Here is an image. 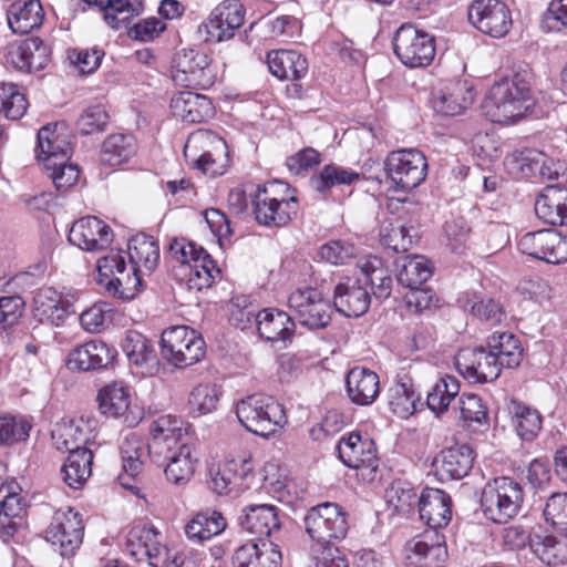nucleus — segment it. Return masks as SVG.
I'll return each instance as SVG.
<instances>
[{"label": "nucleus", "mask_w": 567, "mask_h": 567, "mask_svg": "<svg viewBox=\"0 0 567 567\" xmlns=\"http://www.w3.org/2000/svg\"><path fill=\"white\" fill-rule=\"evenodd\" d=\"M123 250H111L97 260L100 284L121 299H132L142 286V274L152 272L159 260V247L152 236L138 234L127 244L131 270H126Z\"/></svg>", "instance_id": "1"}, {"label": "nucleus", "mask_w": 567, "mask_h": 567, "mask_svg": "<svg viewBox=\"0 0 567 567\" xmlns=\"http://www.w3.org/2000/svg\"><path fill=\"white\" fill-rule=\"evenodd\" d=\"M148 456L164 467L168 482L187 483L195 472L196 457L193 445L186 442L187 433L183 421L176 416L161 415L150 426Z\"/></svg>", "instance_id": "2"}, {"label": "nucleus", "mask_w": 567, "mask_h": 567, "mask_svg": "<svg viewBox=\"0 0 567 567\" xmlns=\"http://www.w3.org/2000/svg\"><path fill=\"white\" fill-rule=\"evenodd\" d=\"M529 70L514 73L495 82L486 95L482 109L494 123L507 124L522 118L534 105Z\"/></svg>", "instance_id": "3"}, {"label": "nucleus", "mask_w": 567, "mask_h": 567, "mask_svg": "<svg viewBox=\"0 0 567 567\" xmlns=\"http://www.w3.org/2000/svg\"><path fill=\"white\" fill-rule=\"evenodd\" d=\"M240 424L255 435L268 437L287 424L282 405L272 396L251 394L236 404Z\"/></svg>", "instance_id": "4"}, {"label": "nucleus", "mask_w": 567, "mask_h": 567, "mask_svg": "<svg viewBox=\"0 0 567 567\" xmlns=\"http://www.w3.org/2000/svg\"><path fill=\"white\" fill-rule=\"evenodd\" d=\"M523 501L524 492L520 484L503 476L485 485L481 496V508L487 519L505 524L518 514Z\"/></svg>", "instance_id": "5"}, {"label": "nucleus", "mask_w": 567, "mask_h": 567, "mask_svg": "<svg viewBox=\"0 0 567 567\" xmlns=\"http://www.w3.org/2000/svg\"><path fill=\"white\" fill-rule=\"evenodd\" d=\"M161 353L175 368H187L199 362L206 353L200 334L186 326H174L163 331Z\"/></svg>", "instance_id": "6"}, {"label": "nucleus", "mask_w": 567, "mask_h": 567, "mask_svg": "<svg viewBox=\"0 0 567 567\" xmlns=\"http://www.w3.org/2000/svg\"><path fill=\"white\" fill-rule=\"evenodd\" d=\"M184 155L205 175H223L227 157L226 142L212 131L192 133L184 146Z\"/></svg>", "instance_id": "7"}, {"label": "nucleus", "mask_w": 567, "mask_h": 567, "mask_svg": "<svg viewBox=\"0 0 567 567\" xmlns=\"http://www.w3.org/2000/svg\"><path fill=\"white\" fill-rule=\"evenodd\" d=\"M303 524L308 536L320 547L343 539L349 528L346 512L337 503L330 502L311 507Z\"/></svg>", "instance_id": "8"}, {"label": "nucleus", "mask_w": 567, "mask_h": 567, "mask_svg": "<svg viewBox=\"0 0 567 567\" xmlns=\"http://www.w3.org/2000/svg\"><path fill=\"white\" fill-rule=\"evenodd\" d=\"M383 169L396 190L410 192L425 179L427 163L422 152L404 148L391 152Z\"/></svg>", "instance_id": "9"}, {"label": "nucleus", "mask_w": 567, "mask_h": 567, "mask_svg": "<svg viewBox=\"0 0 567 567\" xmlns=\"http://www.w3.org/2000/svg\"><path fill=\"white\" fill-rule=\"evenodd\" d=\"M394 53L409 68H425L434 60L435 39L411 24H403L394 35Z\"/></svg>", "instance_id": "10"}, {"label": "nucleus", "mask_w": 567, "mask_h": 567, "mask_svg": "<svg viewBox=\"0 0 567 567\" xmlns=\"http://www.w3.org/2000/svg\"><path fill=\"white\" fill-rule=\"evenodd\" d=\"M174 82L186 87L208 89L216 81V71L212 60L203 51L182 49L174 58Z\"/></svg>", "instance_id": "11"}, {"label": "nucleus", "mask_w": 567, "mask_h": 567, "mask_svg": "<svg viewBox=\"0 0 567 567\" xmlns=\"http://www.w3.org/2000/svg\"><path fill=\"white\" fill-rule=\"evenodd\" d=\"M288 307L292 319L309 329L326 328L331 321V305L317 288H297L288 297Z\"/></svg>", "instance_id": "12"}, {"label": "nucleus", "mask_w": 567, "mask_h": 567, "mask_svg": "<svg viewBox=\"0 0 567 567\" xmlns=\"http://www.w3.org/2000/svg\"><path fill=\"white\" fill-rule=\"evenodd\" d=\"M84 535V524L79 512L73 508L59 509L54 513L45 538L61 556L69 557L80 548Z\"/></svg>", "instance_id": "13"}, {"label": "nucleus", "mask_w": 567, "mask_h": 567, "mask_svg": "<svg viewBox=\"0 0 567 567\" xmlns=\"http://www.w3.org/2000/svg\"><path fill=\"white\" fill-rule=\"evenodd\" d=\"M277 186H280V184H270L264 188L258 187L252 197L254 214L260 225L281 227L297 214V198L295 196L276 197L275 188Z\"/></svg>", "instance_id": "14"}, {"label": "nucleus", "mask_w": 567, "mask_h": 567, "mask_svg": "<svg viewBox=\"0 0 567 567\" xmlns=\"http://www.w3.org/2000/svg\"><path fill=\"white\" fill-rule=\"evenodd\" d=\"M339 458L351 468L367 471L362 473L364 478L373 481L379 467L377 446L368 435L352 432L342 436L337 445Z\"/></svg>", "instance_id": "15"}, {"label": "nucleus", "mask_w": 567, "mask_h": 567, "mask_svg": "<svg viewBox=\"0 0 567 567\" xmlns=\"http://www.w3.org/2000/svg\"><path fill=\"white\" fill-rule=\"evenodd\" d=\"M468 20L481 32L492 38H503L512 28V14L502 0H473Z\"/></svg>", "instance_id": "16"}, {"label": "nucleus", "mask_w": 567, "mask_h": 567, "mask_svg": "<svg viewBox=\"0 0 567 567\" xmlns=\"http://www.w3.org/2000/svg\"><path fill=\"white\" fill-rule=\"evenodd\" d=\"M210 487L218 495L240 494L249 488L254 477L251 460L239 457L227 460L209 470Z\"/></svg>", "instance_id": "17"}, {"label": "nucleus", "mask_w": 567, "mask_h": 567, "mask_svg": "<svg viewBox=\"0 0 567 567\" xmlns=\"http://www.w3.org/2000/svg\"><path fill=\"white\" fill-rule=\"evenodd\" d=\"M518 249L548 264L567 261V239L554 229H542L523 235Z\"/></svg>", "instance_id": "18"}, {"label": "nucleus", "mask_w": 567, "mask_h": 567, "mask_svg": "<svg viewBox=\"0 0 567 567\" xmlns=\"http://www.w3.org/2000/svg\"><path fill=\"white\" fill-rule=\"evenodd\" d=\"M245 21V9L238 0H225L210 12L207 20L199 27L205 31V41L221 42L234 37Z\"/></svg>", "instance_id": "19"}, {"label": "nucleus", "mask_w": 567, "mask_h": 567, "mask_svg": "<svg viewBox=\"0 0 567 567\" xmlns=\"http://www.w3.org/2000/svg\"><path fill=\"white\" fill-rule=\"evenodd\" d=\"M458 372L474 383H486L496 380L502 371L497 358L489 349H461L455 357Z\"/></svg>", "instance_id": "20"}, {"label": "nucleus", "mask_w": 567, "mask_h": 567, "mask_svg": "<svg viewBox=\"0 0 567 567\" xmlns=\"http://www.w3.org/2000/svg\"><path fill=\"white\" fill-rule=\"evenodd\" d=\"M239 524L254 537L252 540L259 544L272 542L269 538L279 533L281 527L278 508L268 504L248 505L243 508Z\"/></svg>", "instance_id": "21"}, {"label": "nucleus", "mask_w": 567, "mask_h": 567, "mask_svg": "<svg viewBox=\"0 0 567 567\" xmlns=\"http://www.w3.org/2000/svg\"><path fill=\"white\" fill-rule=\"evenodd\" d=\"M113 239V231L103 220L86 216L76 220L70 229L69 240L86 251L107 248Z\"/></svg>", "instance_id": "22"}, {"label": "nucleus", "mask_w": 567, "mask_h": 567, "mask_svg": "<svg viewBox=\"0 0 567 567\" xmlns=\"http://www.w3.org/2000/svg\"><path fill=\"white\" fill-rule=\"evenodd\" d=\"M240 320L246 316L250 321L254 317L259 336L270 342L289 340L293 333L295 322L292 317L276 309H264L256 316L244 310H238Z\"/></svg>", "instance_id": "23"}, {"label": "nucleus", "mask_w": 567, "mask_h": 567, "mask_svg": "<svg viewBox=\"0 0 567 567\" xmlns=\"http://www.w3.org/2000/svg\"><path fill=\"white\" fill-rule=\"evenodd\" d=\"M371 298L361 279L347 278L334 288L333 303L346 317H360L370 307Z\"/></svg>", "instance_id": "24"}, {"label": "nucleus", "mask_w": 567, "mask_h": 567, "mask_svg": "<svg viewBox=\"0 0 567 567\" xmlns=\"http://www.w3.org/2000/svg\"><path fill=\"white\" fill-rule=\"evenodd\" d=\"M281 551L275 542L249 540L233 555V567H280Z\"/></svg>", "instance_id": "25"}, {"label": "nucleus", "mask_w": 567, "mask_h": 567, "mask_svg": "<svg viewBox=\"0 0 567 567\" xmlns=\"http://www.w3.org/2000/svg\"><path fill=\"white\" fill-rule=\"evenodd\" d=\"M362 177L378 181L379 183L381 182L378 174H371L368 169L363 173H358L343 166L328 164L324 165L318 174L311 176L310 186L316 192L326 195L336 187L351 186Z\"/></svg>", "instance_id": "26"}, {"label": "nucleus", "mask_w": 567, "mask_h": 567, "mask_svg": "<svg viewBox=\"0 0 567 567\" xmlns=\"http://www.w3.org/2000/svg\"><path fill=\"white\" fill-rule=\"evenodd\" d=\"M474 452L466 444H457L443 450L434 458L433 465L441 480H460L473 466Z\"/></svg>", "instance_id": "27"}, {"label": "nucleus", "mask_w": 567, "mask_h": 567, "mask_svg": "<svg viewBox=\"0 0 567 567\" xmlns=\"http://www.w3.org/2000/svg\"><path fill=\"white\" fill-rule=\"evenodd\" d=\"M346 389L353 404L371 405L380 393L379 375L367 368L355 367L347 374Z\"/></svg>", "instance_id": "28"}, {"label": "nucleus", "mask_w": 567, "mask_h": 567, "mask_svg": "<svg viewBox=\"0 0 567 567\" xmlns=\"http://www.w3.org/2000/svg\"><path fill=\"white\" fill-rule=\"evenodd\" d=\"M171 110L175 117L187 123H200L214 115L210 100L192 91L176 93L171 100Z\"/></svg>", "instance_id": "29"}, {"label": "nucleus", "mask_w": 567, "mask_h": 567, "mask_svg": "<svg viewBox=\"0 0 567 567\" xmlns=\"http://www.w3.org/2000/svg\"><path fill=\"white\" fill-rule=\"evenodd\" d=\"M34 316L41 322L61 326L72 312L71 305L54 288L44 287L33 298Z\"/></svg>", "instance_id": "30"}, {"label": "nucleus", "mask_w": 567, "mask_h": 567, "mask_svg": "<svg viewBox=\"0 0 567 567\" xmlns=\"http://www.w3.org/2000/svg\"><path fill=\"white\" fill-rule=\"evenodd\" d=\"M420 518L432 528L446 526L451 520V497L439 488H426L420 495Z\"/></svg>", "instance_id": "31"}, {"label": "nucleus", "mask_w": 567, "mask_h": 567, "mask_svg": "<svg viewBox=\"0 0 567 567\" xmlns=\"http://www.w3.org/2000/svg\"><path fill=\"white\" fill-rule=\"evenodd\" d=\"M535 213L549 225L567 224V187L547 186L535 202Z\"/></svg>", "instance_id": "32"}, {"label": "nucleus", "mask_w": 567, "mask_h": 567, "mask_svg": "<svg viewBox=\"0 0 567 567\" xmlns=\"http://www.w3.org/2000/svg\"><path fill=\"white\" fill-rule=\"evenodd\" d=\"M474 101L473 89L463 81L449 82L433 99V107L446 116H455Z\"/></svg>", "instance_id": "33"}, {"label": "nucleus", "mask_w": 567, "mask_h": 567, "mask_svg": "<svg viewBox=\"0 0 567 567\" xmlns=\"http://www.w3.org/2000/svg\"><path fill=\"white\" fill-rule=\"evenodd\" d=\"M227 527L224 515L212 508H206L193 515L185 525V535L195 544H203L220 535Z\"/></svg>", "instance_id": "34"}, {"label": "nucleus", "mask_w": 567, "mask_h": 567, "mask_svg": "<svg viewBox=\"0 0 567 567\" xmlns=\"http://www.w3.org/2000/svg\"><path fill=\"white\" fill-rule=\"evenodd\" d=\"M117 352L102 340H92L78 347L71 353V362L82 371L101 370L114 361Z\"/></svg>", "instance_id": "35"}, {"label": "nucleus", "mask_w": 567, "mask_h": 567, "mask_svg": "<svg viewBox=\"0 0 567 567\" xmlns=\"http://www.w3.org/2000/svg\"><path fill=\"white\" fill-rule=\"evenodd\" d=\"M20 486L16 482H6L0 477V528L3 536H12L23 509V498L20 496Z\"/></svg>", "instance_id": "36"}, {"label": "nucleus", "mask_w": 567, "mask_h": 567, "mask_svg": "<svg viewBox=\"0 0 567 567\" xmlns=\"http://www.w3.org/2000/svg\"><path fill=\"white\" fill-rule=\"evenodd\" d=\"M104 12L106 23L115 29L128 28L132 19L144 11V0H85Z\"/></svg>", "instance_id": "37"}, {"label": "nucleus", "mask_w": 567, "mask_h": 567, "mask_svg": "<svg viewBox=\"0 0 567 567\" xmlns=\"http://www.w3.org/2000/svg\"><path fill=\"white\" fill-rule=\"evenodd\" d=\"M403 551L409 567H443L447 559V548L440 542L413 539L406 543Z\"/></svg>", "instance_id": "38"}, {"label": "nucleus", "mask_w": 567, "mask_h": 567, "mask_svg": "<svg viewBox=\"0 0 567 567\" xmlns=\"http://www.w3.org/2000/svg\"><path fill=\"white\" fill-rule=\"evenodd\" d=\"M16 69L27 72L40 71L50 61V50L40 38H30L10 51Z\"/></svg>", "instance_id": "39"}, {"label": "nucleus", "mask_w": 567, "mask_h": 567, "mask_svg": "<svg viewBox=\"0 0 567 567\" xmlns=\"http://www.w3.org/2000/svg\"><path fill=\"white\" fill-rule=\"evenodd\" d=\"M269 71L280 80H299L308 71L307 59L293 50H275L267 54Z\"/></svg>", "instance_id": "40"}, {"label": "nucleus", "mask_w": 567, "mask_h": 567, "mask_svg": "<svg viewBox=\"0 0 567 567\" xmlns=\"http://www.w3.org/2000/svg\"><path fill=\"white\" fill-rule=\"evenodd\" d=\"M120 453L124 473L118 478L123 486L131 487L125 478H134L142 471L144 458L148 456V443L145 444L142 437L134 433L130 434L123 440Z\"/></svg>", "instance_id": "41"}, {"label": "nucleus", "mask_w": 567, "mask_h": 567, "mask_svg": "<svg viewBox=\"0 0 567 567\" xmlns=\"http://www.w3.org/2000/svg\"><path fill=\"white\" fill-rule=\"evenodd\" d=\"M8 24L17 34H27L39 28L44 12L40 0H28L23 3H12L8 10Z\"/></svg>", "instance_id": "42"}, {"label": "nucleus", "mask_w": 567, "mask_h": 567, "mask_svg": "<svg viewBox=\"0 0 567 567\" xmlns=\"http://www.w3.org/2000/svg\"><path fill=\"white\" fill-rule=\"evenodd\" d=\"M431 276L432 267L424 256H404L396 260V279L409 289L422 287Z\"/></svg>", "instance_id": "43"}, {"label": "nucleus", "mask_w": 567, "mask_h": 567, "mask_svg": "<svg viewBox=\"0 0 567 567\" xmlns=\"http://www.w3.org/2000/svg\"><path fill=\"white\" fill-rule=\"evenodd\" d=\"M93 453L89 449L69 453L61 467L64 483L71 488H81L92 474Z\"/></svg>", "instance_id": "44"}, {"label": "nucleus", "mask_w": 567, "mask_h": 567, "mask_svg": "<svg viewBox=\"0 0 567 567\" xmlns=\"http://www.w3.org/2000/svg\"><path fill=\"white\" fill-rule=\"evenodd\" d=\"M99 409L107 417L123 416L131 405V393L127 385L114 381L103 386L97 394Z\"/></svg>", "instance_id": "45"}, {"label": "nucleus", "mask_w": 567, "mask_h": 567, "mask_svg": "<svg viewBox=\"0 0 567 567\" xmlns=\"http://www.w3.org/2000/svg\"><path fill=\"white\" fill-rule=\"evenodd\" d=\"M137 153V141L132 134H111L102 144L101 161L111 166L127 163Z\"/></svg>", "instance_id": "46"}, {"label": "nucleus", "mask_w": 567, "mask_h": 567, "mask_svg": "<svg viewBox=\"0 0 567 567\" xmlns=\"http://www.w3.org/2000/svg\"><path fill=\"white\" fill-rule=\"evenodd\" d=\"M123 351L130 362L136 367L145 368V372L152 373L157 365V358L150 340L137 331H127Z\"/></svg>", "instance_id": "47"}, {"label": "nucleus", "mask_w": 567, "mask_h": 567, "mask_svg": "<svg viewBox=\"0 0 567 567\" xmlns=\"http://www.w3.org/2000/svg\"><path fill=\"white\" fill-rule=\"evenodd\" d=\"M487 344L502 368L512 369L520 363L523 349L513 333L495 332L488 338Z\"/></svg>", "instance_id": "48"}, {"label": "nucleus", "mask_w": 567, "mask_h": 567, "mask_svg": "<svg viewBox=\"0 0 567 567\" xmlns=\"http://www.w3.org/2000/svg\"><path fill=\"white\" fill-rule=\"evenodd\" d=\"M532 550L547 564L567 563V538L558 539L540 527L533 538Z\"/></svg>", "instance_id": "49"}, {"label": "nucleus", "mask_w": 567, "mask_h": 567, "mask_svg": "<svg viewBox=\"0 0 567 567\" xmlns=\"http://www.w3.org/2000/svg\"><path fill=\"white\" fill-rule=\"evenodd\" d=\"M511 413L517 435L524 441H533L543 426L539 411L524 403L513 402Z\"/></svg>", "instance_id": "50"}, {"label": "nucleus", "mask_w": 567, "mask_h": 567, "mask_svg": "<svg viewBox=\"0 0 567 567\" xmlns=\"http://www.w3.org/2000/svg\"><path fill=\"white\" fill-rule=\"evenodd\" d=\"M360 269L364 284L371 286L373 296L377 299H386L391 295L392 279L380 258H369L361 264Z\"/></svg>", "instance_id": "51"}, {"label": "nucleus", "mask_w": 567, "mask_h": 567, "mask_svg": "<svg viewBox=\"0 0 567 567\" xmlns=\"http://www.w3.org/2000/svg\"><path fill=\"white\" fill-rule=\"evenodd\" d=\"M458 380L452 375L442 377L427 393V406L439 416L449 409L451 402L458 395Z\"/></svg>", "instance_id": "52"}, {"label": "nucleus", "mask_w": 567, "mask_h": 567, "mask_svg": "<svg viewBox=\"0 0 567 567\" xmlns=\"http://www.w3.org/2000/svg\"><path fill=\"white\" fill-rule=\"evenodd\" d=\"M542 158L543 152L538 150H515L505 157L504 165L507 172L515 177H535L537 161Z\"/></svg>", "instance_id": "53"}, {"label": "nucleus", "mask_w": 567, "mask_h": 567, "mask_svg": "<svg viewBox=\"0 0 567 567\" xmlns=\"http://www.w3.org/2000/svg\"><path fill=\"white\" fill-rule=\"evenodd\" d=\"M461 307L480 320L491 324L499 323L505 313L502 306L493 299H480L476 295H465L458 298Z\"/></svg>", "instance_id": "54"}, {"label": "nucleus", "mask_w": 567, "mask_h": 567, "mask_svg": "<svg viewBox=\"0 0 567 567\" xmlns=\"http://www.w3.org/2000/svg\"><path fill=\"white\" fill-rule=\"evenodd\" d=\"M220 391L216 384L199 383L188 395V410L193 416L212 413L217 409Z\"/></svg>", "instance_id": "55"}, {"label": "nucleus", "mask_w": 567, "mask_h": 567, "mask_svg": "<svg viewBox=\"0 0 567 567\" xmlns=\"http://www.w3.org/2000/svg\"><path fill=\"white\" fill-rule=\"evenodd\" d=\"M417 395L404 382H398L389 390V406L401 419H406L415 412Z\"/></svg>", "instance_id": "56"}, {"label": "nucleus", "mask_w": 567, "mask_h": 567, "mask_svg": "<svg viewBox=\"0 0 567 567\" xmlns=\"http://www.w3.org/2000/svg\"><path fill=\"white\" fill-rule=\"evenodd\" d=\"M52 437L58 450H65L69 453L75 450H84L87 436L75 422L64 423L53 431Z\"/></svg>", "instance_id": "57"}, {"label": "nucleus", "mask_w": 567, "mask_h": 567, "mask_svg": "<svg viewBox=\"0 0 567 567\" xmlns=\"http://www.w3.org/2000/svg\"><path fill=\"white\" fill-rule=\"evenodd\" d=\"M110 122V115L102 104L86 107L76 122L78 130L83 135L103 132Z\"/></svg>", "instance_id": "58"}, {"label": "nucleus", "mask_w": 567, "mask_h": 567, "mask_svg": "<svg viewBox=\"0 0 567 567\" xmlns=\"http://www.w3.org/2000/svg\"><path fill=\"white\" fill-rule=\"evenodd\" d=\"M544 516L547 523L567 537V492L553 493L548 497Z\"/></svg>", "instance_id": "59"}, {"label": "nucleus", "mask_w": 567, "mask_h": 567, "mask_svg": "<svg viewBox=\"0 0 567 567\" xmlns=\"http://www.w3.org/2000/svg\"><path fill=\"white\" fill-rule=\"evenodd\" d=\"M388 498L394 507L402 513H408L419 507L420 496L408 482H395L388 492Z\"/></svg>", "instance_id": "60"}, {"label": "nucleus", "mask_w": 567, "mask_h": 567, "mask_svg": "<svg viewBox=\"0 0 567 567\" xmlns=\"http://www.w3.org/2000/svg\"><path fill=\"white\" fill-rule=\"evenodd\" d=\"M30 430V423L22 417L0 416V445L28 439Z\"/></svg>", "instance_id": "61"}, {"label": "nucleus", "mask_w": 567, "mask_h": 567, "mask_svg": "<svg viewBox=\"0 0 567 567\" xmlns=\"http://www.w3.org/2000/svg\"><path fill=\"white\" fill-rule=\"evenodd\" d=\"M29 103L23 93L18 90V85L8 83L6 97L2 100L0 113L8 120H20L27 112Z\"/></svg>", "instance_id": "62"}, {"label": "nucleus", "mask_w": 567, "mask_h": 567, "mask_svg": "<svg viewBox=\"0 0 567 567\" xmlns=\"http://www.w3.org/2000/svg\"><path fill=\"white\" fill-rule=\"evenodd\" d=\"M460 412L462 420L471 425L486 424L488 421L487 410L476 394H462L460 398Z\"/></svg>", "instance_id": "63"}, {"label": "nucleus", "mask_w": 567, "mask_h": 567, "mask_svg": "<svg viewBox=\"0 0 567 567\" xmlns=\"http://www.w3.org/2000/svg\"><path fill=\"white\" fill-rule=\"evenodd\" d=\"M320 255L332 265H343L358 255V248L346 240H332L321 247Z\"/></svg>", "instance_id": "64"}]
</instances>
